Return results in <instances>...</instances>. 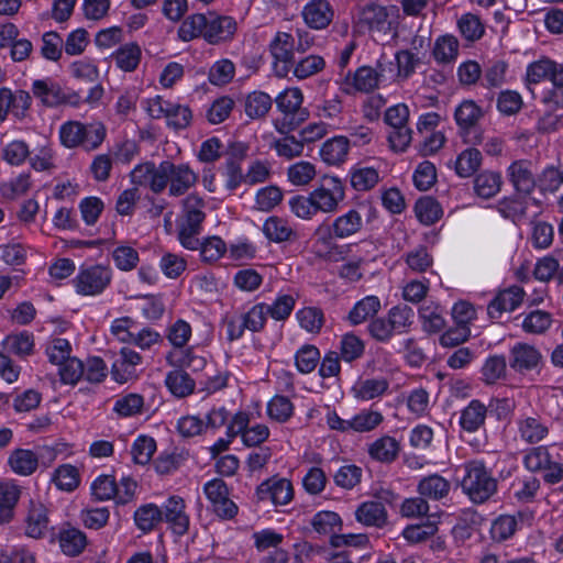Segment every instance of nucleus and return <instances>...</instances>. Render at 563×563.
Wrapping results in <instances>:
<instances>
[{"mask_svg": "<svg viewBox=\"0 0 563 563\" xmlns=\"http://www.w3.org/2000/svg\"><path fill=\"white\" fill-rule=\"evenodd\" d=\"M482 161L481 151L475 147H468L456 157L455 172L460 177H470L481 167Z\"/></svg>", "mask_w": 563, "mask_h": 563, "instance_id": "obj_35", "label": "nucleus"}, {"mask_svg": "<svg viewBox=\"0 0 563 563\" xmlns=\"http://www.w3.org/2000/svg\"><path fill=\"white\" fill-rule=\"evenodd\" d=\"M309 47V42H302L299 36L298 40L292 34L287 32H277L269 43V52L273 56V68L278 77H286L292 69L295 60V52H306Z\"/></svg>", "mask_w": 563, "mask_h": 563, "instance_id": "obj_6", "label": "nucleus"}, {"mask_svg": "<svg viewBox=\"0 0 563 563\" xmlns=\"http://www.w3.org/2000/svg\"><path fill=\"white\" fill-rule=\"evenodd\" d=\"M397 19V7H384L371 2L358 10L355 26L360 32L367 31L378 36L395 35L398 23Z\"/></svg>", "mask_w": 563, "mask_h": 563, "instance_id": "obj_2", "label": "nucleus"}, {"mask_svg": "<svg viewBox=\"0 0 563 563\" xmlns=\"http://www.w3.org/2000/svg\"><path fill=\"white\" fill-rule=\"evenodd\" d=\"M165 384L173 395L184 398L195 389V380L183 369H175L167 374Z\"/></svg>", "mask_w": 563, "mask_h": 563, "instance_id": "obj_36", "label": "nucleus"}, {"mask_svg": "<svg viewBox=\"0 0 563 563\" xmlns=\"http://www.w3.org/2000/svg\"><path fill=\"white\" fill-rule=\"evenodd\" d=\"M399 451V442L389 435L377 439L368 448L369 456L382 463L394 462L398 457Z\"/></svg>", "mask_w": 563, "mask_h": 563, "instance_id": "obj_29", "label": "nucleus"}, {"mask_svg": "<svg viewBox=\"0 0 563 563\" xmlns=\"http://www.w3.org/2000/svg\"><path fill=\"white\" fill-rule=\"evenodd\" d=\"M267 305L264 302L254 305L247 312L241 316L243 327L251 332H260L267 320Z\"/></svg>", "mask_w": 563, "mask_h": 563, "instance_id": "obj_53", "label": "nucleus"}, {"mask_svg": "<svg viewBox=\"0 0 563 563\" xmlns=\"http://www.w3.org/2000/svg\"><path fill=\"white\" fill-rule=\"evenodd\" d=\"M310 195L317 212L333 213L345 199V188L339 178L324 177L321 186Z\"/></svg>", "mask_w": 563, "mask_h": 563, "instance_id": "obj_10", "label": "nucleus"}, {"mask_svg": "<svg viewBox=\"0 0 563 563\" xmlns=\"http://www.w3.org/2000/svg\"><path fill=\"white\" fill-rule=\"evenodd\" d=\"M302 99L298 88L286 89L276 97L275 102L282 117L275 120L274 125L280 134L296 130L307 120L308 112L301 107Z\"/></svg>", "mask_w": 563, "mask_h": 563, "instance_id": "obj_5", "label": "nucleus"}, {"mask_svg": "<svg viewBox=\"0 0 563 563\" xmlns=\"http://www.w3.org/2000/svg\"><path fill=\"white\" fill-rule=\"evenodd\" d=\"M263 233L274 243L295 242L298 240L297 231L283 218L272 216L263 224Z\"/></svg>", "mask_w": 563, "mask_h": 563, "instance_id": "obj_20", "label": "nucleus"}, {"mask_svg": "<svg viewBox=\"0 0 563 563\" xmlns=\"http://www.w3.org/2000/svg\"><path fill=\"white\" fill-rule=\"evenodd\" d=\"M334 11L327 0H311L302 10L308 26L316 30L325 29L332 21Z\"/></svg>", "mask_w": 563, "mask_h": 563, "instance_id": "obj_19", "label": "nucleus"}, {"mask_svg": "<svg viewBox=\"0 0 563 563\" xmlns=\"http://www.w3.org/2000/svg\"><path fill=\"white\" fill-rule=\"evenodd\" d=\"M141 48L136 43L120 46L112 55L117 66L124 71H133L141 60Z\"/></svg>", "mask_w": 563, "mask_h": 563, "instance_id": "obj_37", "label": "nucleus"}, {"mask_svg": "<svg viewBox=\"0 0 563 563\" xmlns=\"http://www.w3.org/2000/svg\"><path fill=\"white\" fill-rule=\"evenodd\" d=\"M525 297V290L519 286H511L501 290L488 305L487 312L492 319H497L503 312L517 309Z\"/></svg>", "mask_w": 563, "mask_h": 563, "instance_id": "obj_16", "label": "nucleus"}, {"mask_svg": "<svg viewBox=\"0 0 563 563\" xmlns=\"http://www.w3.org/2000/svg\"><path fill=\"white\" fill-rule=\"evenodd\" d=\"M413 317L415 312L412 308L407 305L395 306L387 313L391 329H394L396 334L408 332L413 323Z\"/></svg>", "mask_w": 563, "mask_h": 563, "instance_id": "obj_42", "label": "nucleus"}, {"mask_svg": "<svg viewBox=\"0 0 563 563\" xmlns=\"http://www.w3.org/2000/svg\"><path fill=\"white\" fill-rule=\"evenodd\" d=\"M8 465L13 473L30 476L38 467V456L32 450L15 449L9 455Z\"/></svg>", "mask_w": 563, "mask_h": 563, "instance_id": "obj_27", "label": "nucleus"}, {"mask_svg": "<svg viewBox=\"0 0 563 563\" xmlns=\"http://www.w3.org/2000/svg\"><path fill=\"white\" fill-rule=\"evenodd\" d=\"M52 481L59 489L71 492L79 484L78 471L73 465H62L55 470Z\"/></svg>", "mask_w": 563, "mask_h": 563, "instance_id": "obj_62", "label": "nucleus"}, {"mask_svg": "<svg viewBox=\"0 0 563 563\" xmlns=\"http://www.w3.org/2000/svg\"><path fill=\"white\" fill-rule=\"evenodd\" d=\"M419 316L422 320L423 330L427 332H439L445 325V321L439 306L424 305L419 309Z\"/></svg>", "mask_w": 563, "mask_h": 563, "instance_id": "obj_56", "label": "nucleus"}, {"mask_svg": "<svg viewBox=\"0 0 563 563\" xmlns=\"http://www.w3.org/2000/svg\"><path fill=\"white\" fill-rule=\"evenodd\" d=\"M380 309V301L376 296H367L357 301L349 313V321L360 324L371 317H374Z\"/></svg>", "mask_w": 563, "mask_h": 563, "instance_id": "obj_41", "label": "nucleus"}, {"mask_svg": "<svg viewBox=\"0 0 563 563\" xmlns=\"http://www.w3.org/2000/svg\"><path fill=\"white\" fill-rule=\"evenodd\" d=\"M63 45L64 41L57 32H45L42 36L41 54L45 59L57 62L62 57Z\"/></svg>", "mask_w": 563, "mask_h": 563, "instance_id": "obj_59", "label": "nucleus"}, {"mask_svg": "<svg viewBox=\"0 0 563 563\" xmlns=\"http://www.w3.org/2000/svg\"><path fill=\"white\" fill-rule=\"evenodd\" d=\"M501 185L503 178L498 172L484 170L474 178V191L483 199L496 196L500 191Z\"/></svg>", "mask_w": 563, "mask_h": 563, "instance_id": "obj_31", "label": "nucleus"}, {"mask_svg": "<svg viewBox=\"0 0 563 563\" xmlns=\"http://www.w3.org/2000/svg\"><path fill=\"white\" fill-rule=\"evenodd\" d=\"M383 415L378 411L363 410L350 419L351 430L355 432H369L383 422Z\"/></svg>", "mask_w": 563, "mask_h": 563, "instance_id": "obj_61", "label": "nucleus"}, {"mask_svg": "<svg viewBox=\"0 0 563 563\" xmlns=\"http://www.w3.org/2000/svg\"><path fill=\"white\" fill-rule=\"evenodd\" d=\"M498 211L504 218L520 221L527 213V200L521 197H508L498 202Z\"/></svg>", "mask_w": 563, "mask_h": 563, "instance_id": "obj_52", "label": "nucleus"}, {"mask_svg": "<svg viewBox=\"0 0 563 563\" xmlns=\"http://www.w3.org/2000/svg\"><path fill=\"white\" fill-rule=\"evenodd\" d=\"M205 40L210 44H219L230 40L236 31V23L231 16L207 13Z\"/></svg>", "mask_w": 563, "mask_h": 563, "instance_id": "obj_15", "label": "nucleus"}, {"mask_svg": "<svg viewBox=\"0 0 563 563\" xmlns=\"http://www.w3.org/2000/svg\"><path fill=\"white\" fill-rule=\"evenodd\" d=\"M296 318L302 329L310 333H319L324 323V314L320 308L305 307L296 312Z\"/></svg>", "mask_w": 563, "mask_h": 563, "instance_id": "obj_46", "label": "nucleus"}, {"mask_svg": "<svg viewBox=\"0 0 563 563\" xmlns=\"http://www.w3.org/2000/svg\"><path fill=\"white\" fill-rule=\"evenodd\" d=\"M165 119L169 128L180 130L186 129L190 124L192 113L189 107L169 101Z\"/></svg>", "mask_w": 563, "mask_h": 563, "instance_id": "obj_50", "label": "nucleus"}, {"mask_svg": "<svg viewBox=\"0 0 563 563\" xmlns=\"http://www.w3.org/2000/svg\"><path fill=\"white\" fill-rule=\"evenodd\" d=\"M21 496V488L12 482L0 483V525L10 522Z\"/></svg>", "mask_w": 563, "mask_h": 563, "instance_id": "obj_25", "label": "nucleus"}, {"mask_svg": "<svg viewBox=\"0 0 563 563\" xmlns=\"http://www.w3.org/2000/svg\"><path fill=\"white\" fill-rule=\"evenodd\" d=\"M208 26L207 14L196 13L187 16L178 29V36L185 42L202 36Z\"/></svg>", "mask_w": 563, "mask_h": 563, "instance_id": "obj_38", "label": "nucleus"}, {"mask_svg": "<svg viewBox=\"0 0 563 563\" xmlns=\"http://www.w3.org/2000/svg\"><path fill=\"white\" fill-rule=\"evenodd\" d=\"M350 181L356 191H367L379 181V174L373 167L356 166L350 172Z\"/></svg>", "mask_w": 563, "mask_h": 563, "instance_id": "obj_40", "label": "nucleus"}, {"mask_svg": "<svg viewBox=\"0 0 563 563\" xmlns=\"http://www.w3.org/2000/svg\"><path fill=\"white\" fill-rule=\"evenodd\" d=\"M325 66L323 57L309 55L297 63L294 62L292 74L298 79H306L321 71Z\"/></svg>", "mask_w": 563, "mask_h": 563, "instance_id": "obj_55", "label": "nucleus"}, {"mask_svg": "<svg viewBox=\"0 0 563 563\" xmlns=\"http://www.w3.org/2000/svg\"><path fill=\"white\" fill-rule=\"evenodd\" d=\"M311 525L317 532L330 534L340 529L342 521L334 511H320L313 516Z\"/></svg>", "mask_w": 563, "mask_h": 563, "instance_id": "obj_63", "label": "nucleus"}, {"mask_svg": "<svg viewBox=\"0 0 563 563\" xmlns=\"http://www.w3.org/2000/svg\"><path fill=\"white\" fill-rule=\"evenodd\" d=\"M58 541L63 553L68 556L79 555L87 545L86 534L76 528L60 530Z\"/></svg>", "mask_w": 563, "mask_h": 563, "instance_id": "obj_32", "label": "nucleus"}, {"mask_svg": "<svg viewBox=\"0 0 563 563\" xmlns=\"http://www.w3.org/2000/svg\"><path fill=\"white\" fill-rule=\"evenodd\" d=\"M483 117V109L473 100H464L456 107L454 119L465 143L477 145L484 142L483 132L477 130V123Z\"/></svg>", "mask_w": 563, "mask_h": 563, "instance_id": "obj_7", "label": "nucleus"}, {"mask_svg": "<svg viewBox=\"0 0 563 563\" xmlns=\"http://www.w3.org/2000/svg\"><path fill=\"white\" fill-rule=\"evenodd\" d=\"M163 521V511L154 504L139 507L134 512V522L144 533L154 530Z\"/></svg>", "mask_w": 563, "mask_h": 563, "instance_id": "obj_34", "label": "nucleus"}, {"mask_svg": "<svg viewBox=\"0 0 563 563\" xmlns=\"http://www.w3.org/2000/svg\"><path fill=\"white\" fill-rule=\"evenodd\" d=\"M33 346V336L27 332L8 335L3 342V347L7 352L19 356L31 354Z\"/></svg>", "mask_w": 563, "mask_h": 563, "instance_id": "obj_51", "label": "nucleus"}, {"mask_svg": "<svg viewBox=\"0 0 563 563\" xmlns=\"http://www.w3.org/2000/svg\"><path fill=\"white\" fill-rule=\"evenodd\" d=\"M342 85L346 93H351L353 90L371 92L378 87L379 80L375 68L362 66L354 74L347 73Z\"/></svg>", "mask_w": 563, "mask_h": 563, "instance_id": "obj_18", "label": "nucleus"}, {"mask_svg": "<svg viewBox=\"0 0 563 563\" xmlns=\"http://www.w3.org/2000/svg\"><path fill=\"white\" fill-rule=\"evenodd\" d=\"M507 178L519 194L530 195L537 186L532 163L527 159L512 162L507 168Z\"/></svg>", "mask_w": 563, "mask_h": 563, "instance_id": "obj_14", "label": "nucleus"}, {"mask_svg": "<svg viewBox=\"0 0 563 563\" xmlns=\"http://www.w3.org/2000/svg\"><path fill=\"white\" fill-rule=\"evenodd\" d=\"M320 360L319 350L311 344H306L295 355L297 369L302 374L314 371Z\"/></svg>", "mask_w": 563, "mask_h": 563, "instance_id": "obj_57", "label": "nucleus"}, {"mask_svg": "<svg viewBox=\"0 0 563 563\" xmlns=\"http://www.w3.org/2000/svg\"><path fill=\"white\" fill-rule=\"evenodd\" d=\"M30 174L22 173L19 176L0 185L1 195L7 199H15L24 195L31 188Z\"/></svg>", "mask_w": 563, "mask_h": 563, "instance_id": "obj_60", "label": "nucleus"}, {"mask_svg": "<svg viewBox=\"0 0 563 563\" xmlns=\"http://www.w3.org/2000/svg\"><path fill=\"white\" fill-rule=\"evenodd\" d=\"M364 228V220L358 209L352 208L338 216L328 228L331 238L346 240L361 233Z\"/></svg>", "mask_w": 563, "mask_h": 563, "instance_id": "obj_12", "label": "nucleus"}, {"mask_svg": "<svg viewBox=\"0 0 563 563\" xmlns=\"http://www.w3.org/2000/svg\"><path fill=\"white\" fill-rule=\"evenodd\" d=\"M482 380L486 385H495L500 380L507 378V362L504 355H490L488 356L482 368Z\"/></svg>", "mask_w": 563, "mask_h": 563, "instance_id": "obj_33", "label": "nucleus"}, {"mask_svg": "<svg viewBox=\"0 0 563 563\" xmlns=\"http://www.w3.org/2000/svg\"><path fill=\"white\" fill-rule=\"evenodd\" d=\"M487 406L481 400L473 399L462 411L460 416V427L463 431L474 433L484 427L487 417Z\"/></svg>", "mask_w": 563, "mask_h": 563, "instance_id": "obj_22", "label": "nucleus"}, {"mask_svg": "<svg viewBox=\"0 0 563 563\" xmlns=\"http://www.w3.org/2000/svg\"><path fill=\"white\" fill-rule=\"evenodd\" d=\"M198 181V174L188 164H175L170 161H163L158 164V175L154 181V188L162 194L168 188L172 197L185 195Z\"/></svg>", "mask_w": 563, "mask_h": 563, "instance_id": "obj_3", "label": "nucleus"}, {"mask_svg": "<svg viewBox=\"0 0 563 563\" xmlns=\"http://www.w3.org/2000/svg\"><path fill=\"white\" fill-rule=\"evenodd\" d=\"M554 60L540 59L527 67L526 85L531 93H534L532 86L549 79L552 82Z\"/></svg>", "mask_w": 563, "mask_h": 563, "instance_id": "obj_39", "label": "nucleus"}, {"mask_svg": "<svg viewBox=\"0 0 563 563\" xmlns=\"http://www.w3.org/2000/svg\"><path fill=\"white\" fill-rule=\"evenodd\" d=\"M542 360L540 351L528 343H516L509 350V366L516 373L525 374L537 368Z\"/></svg>", "mask_w": 563, "mask_h": 563, "instance_id": "obj_13", "label": "nucleus"}, {"mask_svg": "<svg viewBox=\"0 0 563 563\" xmlns=\"http://www.w3.org/2000/svg\"><path fill=\"white\" fill-rule=\"evenodd\" d=\"M155 450L156 443L154 439L141 435L134 441L131 454L136 464L145 465L151 461Z\"/></svg>", "mask_w": 563, "mask_h": 563, "instance_id": "obj_64", "label": "nucleus"}, {"mask_svg": "<svg viewBox=\"0 0 563 563\" xmlns=\"http://www.w3.org/2000/svg\"><path fill=\"white\" fill-rule=\"evenodd\" d=\"M206 216L183 214L178 223V239L181 245L188 250H198V235Z\"/></svg>", "mask_w": 563, "mask_h": 563, "instance_id": "obj_21", "label": "nucleus"}, {"mask_svg": "<svg viewBox=\"0 0 563 563\" xmlns=\"http://www.w3.org/2000/svg\"><path fill=\"white\" fill-rule=\"evenodd\" d=\"M350 150V139L334 136L323 143L320 156L328 165H340L345 162Z\"/></svg>", "mask_w": 563, "mask_h": 563, "instance_id": "obj_28", "label": "nucleus"}, {"mask_svg": "<svg viewBox=\"0 0 563 563\" xmlns=\"http://www.w3.org/2000/svg\"><path fill=\"white\" fill-rule=\"evenodd\" d=\"M450 489V482L439 474L424 476L417 485V492L419 495L431 500L445 498L449 495Z\"/></svg>", "mask_w": 563, "mask_h": 563, "instance_id": "obj_23", "label": "nucleus"}, {"mask_svg": "<svg viewBox=\"0 0 563 563\" xmlns=\"http://www.w3.org/2000/svg\"><path fill=\"white\" fill-rule=\"evenodd\" d=\"M457 25L462 36L468 42L479 40L485 31L479 18L472 13L463 14Z\"/></svg>", "mask_w": 563, "mask_h": 563, "instance_id": "obj_58", "label": "nucleus"}, {"mask_svg": "<svg viewBox=\"0 0 563 563\" xmlns=\"http://www.w3.org/2000/svg\"><path fill=\"white\" fill-rule=\"evenodd\" d=\"M258 501H271L275 506L287 505L294 498V488L289 479L273 476L256 488Z\"/></svg>", "mask_w": 563, "mask_h": 563, "instance_id": "obj_11", "label": "nucleus"}, {"mask_svg": "<svg viewBox=\"0 0 563 563\" xmlns=\"http://www.w3.org/2000/svg\"><path fill=\"white\" fill-rule=\"evenodd\" d=\"M355 518L364 526L382 528L387 522V511L379 501H364L355 510Z\"/></svg>", "mask_w": 563, "mask_h": 563, "instance_id": "obj_24", "label": "nucleus"}, {"mask_svg": "<svg viewBox=\"0 0 563 563\" xmlns=\"http://www.w3.org/2000/svg\"><path fill=\"white\" fill-rule=\"evenodd\" d=\"M272 98L262 91L250 93L245 100V113L251 119L264 118L272 108Z\"/></svg>", "mask_w": 563, "mask_h": 563, "instance_id": "obj_43", "label": "nucleus"}, {"mask_svg": "<svg viewBox=\"0 0 563 563\" xmlns=\"http://www.w3.org/2000/svg\"><path fill=\"white\" fill-rule=\"evenodd\" d=\"M106 137L102 123L84 124L79 121H67L59 128V140L67 148L82 146L87 151L97 150Z\"/></svg>", "mask_w": 563, "mask_h": 563, "instance_id": "obj_4", "label": "nucleus"}, {"mask_svg": "<svg viewBox=\"0 0 563 563\" xmlns=\"http://www.w3.org/2000/svg\"><path fill=\"white\" fill-rule=\"evenodd\" d=\"M388 388V382L385 378H368L358 382L353 391L355 397L362 400H371L383 395Z\"/></svg>", "mask_w": 563, "mask_h": 563, "instance_id": "obj_47", "label": "nucleus"}, {"mask_svg": "<svg viewBox=\"0 0 563 563\" xmlns=\"http://www.w3.org/2000/svg\"><path fill=\"white\" fill-rule=\"evenodd\" d=\"M520 439L529 444L542 441L549 433L548 427L538 417H525L517 421Z\"/></svg>", "mask_w": 563, "mask_h": 563, "instance_id": "obj_30", "label": "nucleus"}, {"mask_svg": "<svg viewBox=\"0 0 563 563\" xmlns=\"http://www.w3.org/2000/svg\"><path fill=\"white\" fill-rule=\"evenodd\" d=\"M463 472L461 488L472 503L484 504L497 493L498 481L483 461L464 463Z\"/></svg>", "mask_w": 563, "mask_h": 563, "instance_id": "obj_1", "label": "nucleus"}, {"mask_svg": "<svg viewBox=\"0 0 563 563\" xmlns=\"http://www.w3.org/2000/svg\"><path fill=\"white\" fill-rule=\"evenodd\" d=\"M416 216L426 225L437 222L442 216L440 203L431 197L420 198L415 206Z\"/></svg>", "mask_w": 563, "mask_h": 563, "instance_id": "obj_44", "label": "nucleus"}, {"mask_svg": "<svg viewBox=\"0 0 563 563\" xmlns=\"http://www.w3.org/2000/svg\"><path fill=\"white\" fill-rule=\"evenodd\" d=\"M163 520H165L173 532L184 536L189 529V517L185 512V501L183 498L173 496L164 505Z\"/></svg>", "mask_w": 563, "mask_h": 563, "instance_id": "obj_17", "label": "nucleus"}, {"mask_svg": "<svg viewBox=\"0 0 563 563\" xmlns=\"http://www.w3.org/2000/svg\"><path fill=\"white\" fill-rule=\"evenodd\" d=\"M235 75L234 64L228 59L222 58L217 60L209 69L208 79L214 86H225L232 81Z\"/></svg>", "mask_w": 563, "mask_h": 563, "instance_id": "obj_49", "label": "nucleus"}, {"mask_svg": "<svg viewBox=\"0 0 563 563\" xmlns=\"http://www.w3.org/2000/svg\"><path fill=\"white\" fill-rule=\"evenodd\" d=\"M552 323V316L543 310H533L522 320V329L527 333L541 334L545 332Z\"/></svg>", "mask_w": 563, "mask_h": 563, "instance_id": "obj_54", "label": "nucleus"}, {"mask_svg": "<svg viewBox=\"0 0 563 563\" xmlns=\"http://www.w3.org/2000/svg\"><path fill=\"white\" fill-rule=\"evenodd\" d=\"M47 527L48 517L46 507L42 503L31 500L26 516V534L31 538L40 539L47 531Z\"/></svg>", "mask_w": 563, "mask_h": 563, "instance_id": "obj_26", "label": "nucleus"}, {"mask_svg": "<svg viewBox=\"0 0 563 563\" xmlns=\"http://www.w3.org/2000/svg\"><path fill=\"white\" fill-rule=\"evenodd\" d=\"M111 280V268L98 264L81 268L75 277L74 284L79 295L97 296L110 285Z\"/></svg>", "mask_w": 563, "mask_h": 563, "instance_id": "obj_9", "label": "nucleus"}, {"mask_svg": "<svg viewBox=\"0 0 563 563\" xmlns=\"http://www.w3.org/2000/svg\"><path fill=\"white\" fill-rule=\"evenodd\" d=\"M156 175H158V165L156 166L152 162L135 166L130 174L132 184L147 186L154 194H159V190L154 188Z\"/></svg>", "mask_w": 563, "mask_h": 563, "instance_id": "obj_48", "label": "nucleus"}, {"mask_svg": "<svg viewBox=\"0 0 563 563\" xmlns=\"http://www.w3.org/2000/svg\"><path fill=\"white\" fill-rule=\"evenodd\" d=\"M459 54V41L453 35L440 36L433 47V56L438 63H451Z\"/></svg>", "mask_w": 563, "mask_h": 563, "instance_id": "obj_45", "label": "nucleus"}, {"mask_svg": "<svg viewBox=\"0 0 563 563\" xmlns=\"http://www.w3.org/2000/svg\"><path fill=\"white\" fill-rule=\"evenodd\" d=\"M32 92L35 98L49 108L62 104L77 107L81 103L82 98L79 92L66 91L62 86L51 78L34 80Z\"/></svg>", "mask_w": 563, "mask_h": 563, "instance_id": "obj_8", "label": "nucleus"}]
</instances>
